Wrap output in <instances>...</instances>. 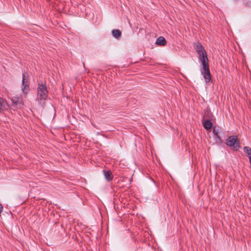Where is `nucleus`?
I'll use <instances>...</instances> for the list:
<instances>
[{
  "label": "nucleus",
  "mask_w": 251,
  "mask_h": 251,
  "mask_svg": "<svg viewBox=\"0 0 251 251\" xmlns=\"http://www.w3.org/2000/svg\"><path fill=\"white\" fill-rule=\"evenodd\" d=\"M199 59L201 64L202 69H201V73L206 81L208 82L211 79V75L210 73L208 59L207 54L199 57Z\"/></svg>",
  "instance_id": "nucleus-1"
},
{
  "label": "nucleus",
  "mask_w": 251,
  "mask_h": 251,
  "mask_svg": "<svg viewBox=\"0 0 251 251\" xmlns=\"http://www.w3.org/2000/svg\"><path fill=\"white\" fill-rule=\"evenodd\" d=\"M48 97V91L46 85L42 83H39L37 88V100L39 104L43 106L45 100Z\"/></svg>",
  "instance_id": "nucleus-2"
},
{
  "label": "nucleus",
  "mask_w": 251,
  "mask_h": 251,
  "mask_svg": "<svg viewBox=\"0 0 251 251\" xmlns=\"http://www.w3.org/2000/svg\"><path fill=\"white\" fill-rule=\"evenodd\" d=\"M29 75L26 73H24L23 74L22 79V85L21 89L25 96L27 94L30 90L29 82Z\"/></svg>",
  "instance_id": "nucleus-3"
},
{
  "label": "nucleus",
  "mask_w": 251,
  "mask_h": 251,
  "mask_svg": "<svg viewBox=\"0 0 251 251\" xmlns=\"http://www.w3.org/2000/svg\"><path fill=\"white\" fill-rule=\"evenodd\" d=\"M11 106L14 108H22L24 104L21 96H16L11 99Z\"/></svg>",
  "instance_id": "nucleus-4"
},
{
  "label": "nucleus",
  "mask_w": 251,
  "mask_h": 251,
  "mask_svg": "<svg viewBox=\"0 0 251 251\" xmlns=\"http://www.w3.org/2000/svg\"><path fill=\"white\" fill-rule=\"evenodd\" d=\"M194 48L198 54L199 57L207 54L203 47L201 43L199 42L197 43L195 45Z\"/></svg>",
  "instance_id": "nucleus-5"
},
{
  "label": "nucleus",
  "mask_w": 251,
  "mask_h": 251,
  "mask_svg": "<svg viewBox=\"0 0 251 251\" xmlns=\"http://www.w3.org/2000/svg\"><path fill=\"white\" fill-rule=\"evenodd\" d=\"M226 145L231 149L237 151L240 148L239 142H226Z\"/></svg>",
  "instance_id": "nucleus-6"
},
{
  "label": "nucleus",
  "mask_w": 251,
  "mask_h": 251,
  "mask_svg": "<svg viewBox=\"0 0 251 251\" xmlns=\"http://www.w3.org/2000/svg\"><path fill=\"white\" fill-rule=\"evenodd\" d=\"M206 116L204 115L203 116V126L206 129H209L211 128L212 123L210 122V120L206 119Z\"/></svg>",
  "instance_id": "nucleus-7"
},
{
  "label": "nucleus",
  "mask_w": 251,
  "mask_h": 251,
  "mask_svg": "<svg viewBox=\"0 0 251 251\" xmlns=\"http://www.w3.org/2000/svg\"><path fill=\"white\" fill-rule=\"evenodd\" d=\"M166 43L165 39L162 36H160L156 39L155 44L158 46H165Z\"/></svg>",
  "instance_id": "nucleus-8"
},
{
  "label": "nucleus",
  "mask_w": 251,
  "mask_h": 251,
  "mask_svg": "<svg viewBox=\"0 0 251 251\" xmlns=\"http://www.w3.org/2000/svg\"><path fill=\"white\" fill-rule=\"evenodd\" d=\"M103 174L105 178L107 180L110 181L112 179L113 176L112 173L110 171H103Z\"/></svg>",
  "instance_id": "nucleus-9"
},
{
  "label": "nucleus",
  "mask_w": 251,
  "mask_h": 251,
  "mask_svg": "<svg viewBox=\"0 0 251 251\" xmlns=\"http://www.w3.org/2000/svg\"><path fill=\"white\" fill-rule=\"evenodd\" d=\"M0 106L2 110L7 109L8 107L7 102L2 98H0Z\"/></svg>",
  "instance_id": "nucleus-10"
},
{
  "label": "nucleus",
  "mask_w": 251,
  "mask_h": 251,
  "mask_svg": "<svg viewBox=\"0 0 251 251\" xmlns=\"http://www.w3.org/2000/svg\"><path fill=\"white\" fill-rule=\"evenodd\" d=\"M112 33L113 36L116 38H119L121 35V32L119 29H114Z\"/></svg>",
  "instance_id": "nucleus-11"
},
{
  "label": "nucleus",
  "mask_w": 251,
  "mask_h": 251,
  "mask_svg": "<svg viewBox=\"0 0 251 251\" xmlns=\"http://www.w3.org/2000/svg\"><path fill=\"white\" fill-rule=\"evenodd\" d=\"M238 140H240L238 139L237 136L236 135H233L229 136L227 139L226 141H237Z\"/></svg>",
  "instance_id": "nucleus-12"
},
{
  "label": "nucleus",
  "mask_w": 251,
  "mask_h": 251,
  "mask_svg": "<svg viewBox=\"0 0 251 251\" xmlns=\"http://www.w3.org/2000/svg\"><path fill=\"white\" fill-rule=\"evenodd\" d=\"M244 152L246 153L248 157L251 156V149L248 147H245L244 148Z\"/></svg>",
  "instance_id": "nucleus-13"
},
{
  "label": "nucleus",
  "mask_w": 251,
  "mask_h": 251,
  "mask_svg": "<svg viewBox=\"0 0 251 251\" xmlns=\"http://www.w3.org/2000/svg\"><path fill=\"white\" fill-rule=\"evenodd\" d=\"M245 3L248 6H251V0H245Z\"/></svg>",
  "instance_id": "nucleus-14"
},
{
  "label": "nucleus",
  "mask_w": 251,
  "mask_h": 251,
  "mask_svg": "<svg viewBox=\"0 0 251 251\" xmlns=\"http://www.w3.org/2000/svg\"><path fill=\"white\" fill-rule=\"evenodd\" d=\"M213 133H214V134H215L217 136V138H218V139H219L220 140H222V139H221V138H220V137L218 136V134H217V133L216 132V131H215V129H214V130H213Z\"/></svg>",
  "instance_id": "nucleus-15"
}]
</instances>
